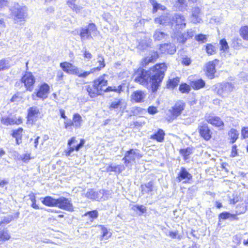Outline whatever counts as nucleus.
I'll use <instances>...</instances> for the list:
<instances>
[{
    "label": "nucleus",
    "instance_id": "f257e3e1",
    "mask_svg": "<svg viewBox=\"0 0 248 248\" xmlns=\"http://www.w3.org/2000/svg\"><path fill=\"white\" fill-rule=\"evenodd\" d=\"M167 69L168 66L165 62L157 63L149 70L142 68L135 70L132 77L134 78V82L155 93L160 87Z\"/></svg>",
    "mask_w": 248,
    "mask_h": 248
},
{
    "label": "nucleus",
    "instance_id": "f03ea898",
    "mask_svg": "<svg viewBox=\"0 0 248 248\" xmlns=\"http://www.w3.org/2000/svg\"><path fill=\"white\" fill-rule=\"evenodd\" d=\"M107 76L103 74L94 78L91 84L85 86V90L90 97L93 98L103 94L104 88L108 84V80L106 78Z\"/></svg>",
    "mask_w": 248,
    "mask_h": 248
},
{
    "label": "nucleus",
    "instance_id": "7ed1b4c3",
    "mask_svg": "<svg viewBox=\"0 0 248 248\" xmlns=\"http://www.w3.org/2000/svg\"><path fill=\"white\" fill-rule=\"evenodd\" d=\"M60 67L62 71L69 75H72L80 78H86V71L81 72L80 68L68 62H63L60 63Z\"/></svg>",
    "mask_w": 248,
    "mask_h": 248
},
{
    "label": "nucleus",
    "instance_id": "20e7f679",
    "mask_svg": "<svg viewBox=\"0 0 248 248\" xmlns=\"http://www.w3.org/2000/svg\"><path fill=\"white\" fill-rule=\"evenodd\" d=\"M186 107V103L183 100H178L169 109L170 113L168 117V122H172L180 116L184 111Z\"/></svg>",
    "mask_w": 248,
    "mask_h": 248
},
{
    "label": "nucleus",
    "instance_id": "39448f33",
    "mask_svg": "<svg viewBox=\"0 0 248 248\" xmlns=\"http://www.w3.org/2000/svg\"><path fill=\"white\" fill-rule=\"evenodd\" d=\"M50 92V86L46 82H42L39 84L31 97L33 100L41 99L44 100L47 99Z\"/></svg>",
    "mask_w": 248,
    "mask_h": 248
},
{
    "label": "nucleus",
    "instance_id": "423d86ee",
    "mask_svg": "<svg viewBox=\"0 0 248 248\" xmlns=\"http://www.w3.org/2000/svg\"><path fill=\"white\" fill-rule=\"evenodd\" d=\"M83 120L81 116L78 113H75L72 115V119H68L63 122L64 128L70 131L73 129H80L82 127Z\"/></svg>",
    "mask_w": 248,
    "mask_h": 248
},
{
    "label": "nucleus",
    "instance_id": "0eeeda50",
    "mask_svg": "<svg viewBox=\"0 0 248 248\" xmlns=\"http://www.w3.org/2000/svg\"><path fill=\"white\" fill-rule=\"evenodd\" d=\"M43 115L41 113L40 109L36 106L30 107L27 110L26 116L27 124L31 125L36 124L37 121L41 119Z\"/></svg>",
    "mask_w": 248,
    "mask_h": 248
},
{
    "label": "nucleus",
    "instance_id": "6e6552de",
    "mask_svg": "<svg viewBox=\"0 0 248 248\" xmlns=\"http://www.w3.org/2000/svg\"><path fill=\"white\" fill-rule=\"evenodd\" d=\"M78 141L75 137H72L67 141V149L64 151L66 156H70L74 152H78L85 144V141L83 139H80L79 142L77 143Z\"/></svg>",
    "mask_w": 248,
    "mask_h": 248
},
{
    "label": "nucleus",
    "instance_id": "1a4fd4ad",
    "mask_svg": "<svg viewBox=\"0 0 248 248\" xmlns=\"http://www.w3.org/2000/svg\"><path fill=\"white\" fill-rule=\"evenodd\" d=\"M20 82L23 84L26 91H33L36 82V78L31 72H25L21 77Z\"/></svg>",
    "mask_w": 248,
    "mask_h": 248
},
{
    "label": "nucleus",
    "instance_id": "9d476101",
    "mask_svg": "<svg viewBox=\"0 0 248 248\" xmlns=\"http://www.w3.org/2000/svg\"><path fill=\"white\" fill-rule=\"evenodd\" d=\"M97 31V27L95 23H89L85 28H82L80 29L79 35L80 40L83 42L86 40H91L93 38L92 32Z\"/></svg>",
    "mask_w": 248,
    "mask_h": 248
},
{
    "label": "nucleus",
    "instance_id": "9b49d317",
    "mask_svg": "<svg viewBox=\"0 0 248 248\" xmlns=\"http://www.w3.org/2000/svg\"><path fill=\"white\" fill-rule=\"evenodd\" d=\"M200 137L205 141H209L213 138V132L207 124L202 123L198 126Z\"/></svg>",
    "mask_w": 248,
    "mask_h": 248
},
{
    "label": "nucleus",
    "instance_id": "f8f14e48",
    "mask_svg": "<svg viewBox=\"0 0 248 248\" xmlns=\"http://www.w3.org/2000/svg\"><path fill=\"white\" fill-rule=\"evenodd\" d=\"M219 60L215 59L212 61L208 62L205 66L204 72L205 76L210 79H214L215 78L216 73V65L219 63Z\"/></svg>",
    "mask_w": 248,
    "mask_h": 248
},
{
    "label": "nucleus",
    "instance_id": "ddd939ff",
    "mask_svg": "<svg viewBox=\"0 0 248 248\" xmlns=\"http://www.w3.org/2000/svg\"><path fill=\"white\" fill-rule=\"evenodd\" d=\"M176 180L183 184H190L193 180V176L184 167H181L177 173Z\"/></svg>",
    "mask_w": 248,
    "mask_h": 248
},
{
    "label": "nucleus",
    "instance_id": "4468645a",
    "mask_svg": "<svg viewBox=\"0 0 248 248\" xmlns=\"http://www.w3.org/2000/svg\"><path fill=\"white\" fill-rule=\"evenodd\" d=\"M233 88L234 87L231 83L221 82L215 87V91L218 95L223 97L224 94L232 92Z\"/></svg>",
    "mask_w": 248,
    "mask_h": 248
},
{
    "label": "nucleus",
    "instance_id": "2eb2a0df",
    "mask_svg": "<svg viewBox=\"0 0 248 248\" xmlns=\"http://www.w3.org/2000/svg\"><path fill=\"white\" fill-rule=\"evenodd\" d=\"M1 124L4 126L19 125L23 124L24 119L23 117L19 116L17 117H10L9 116H2L0 119Z\"/></svg>",
    "mask_w": 248,
    "mask_h": 248
},
{
    "label": "nucleus",
    "instance_id": "dca6fc26",
    "mask_svg": "<svg viewBox=\"0 0 248 248\" xmlns=\"http://www.w3.org/2000/svg\"><path fill=\"white\" fill-rule=\"evenodd\" d=\"M56 207L69 212H73L74 210L71 200L64 197L57 199V205Z\"/></svg>",
    "mask_w": 248,
    "mask_h": 248
},
{
    "label": "nucleus",
    "instance_id": "f3484780",
    "mask_svg": "<svg viewBox=\"0 0 248 248\" xmlns=\"http://www.w3.org/2000/svg\"><path fill=\"white\" fill-rule=\"evenodd\" d=\"M206 121L214 127L223 129L224 122L220 117L216 115H209L206 118Z\"/></svg>",
    "mask_w": 248,
    "mask_h": 248
},
{
    "label": "nucleus",
    "instance_id": "a211bd4d",
    "mask_svg": "<svg viewBox=\"0 0 248 248\" xmlns=\"http://www.w3.org/2000/svg\"><path fill=\"white\" fill-rule=\"evenodd\" d=\"M135 150H137L135 149ZM135 157L139 159L142 157V155L139 153L137 154L135 150L130 149L125 152V155L122 160L126 165L131 161H135Z\"/></svg>",
    "mask_w": 248,
    "mask_h": 248
},
{
    "label": "nucleus",
    "instance_id": "6ab92c4d",
    "mask_svg": "<svg viewBox=\"0 0 248 248\" xmlns=\"http://www.w3.org/2000/svg\"><path fill=\"white\" fill-rule=\"evenodd\" d=\"M146 95L145 91L140 90L135 91L131 95V101L136 103H143L144 101Z\"/></svg>",
    "mask_w": 248,
    "mask_h": 248
},
{
    "label": "nucleus",
    "instance_id": "aec40b11",
    "mask_svg": "<svg viewBox=\"0 0 248 248\" xmlns=\"http://www.w3.org/2000/svg\"><path fill=\"white\" fill-rule=\"evenodd\" d=\"M24 132V130L21 127H18L12 131L11 135L15 139L16 144L20 145L22 143V137Z\"/></svg>",
    "mask_w": 248,
    "mask_h": 248
},
{
    "label": "nucleus",
    "instance_id": "412c9836",
    "mask_svg": "<svg viewBox=\"0 0 248 248\" xmlns=\"http://www.w3.org/2000/svg\"><path fill=\"white\" fill-rule=\"evenodd\" d=\"M248 207V202L246 201H243L236 206L235 213L233 214L235 216V218H237V220H239L238 216L245 213Z\"/></svg>",
    "mask_w": 248,
    "mask_h": 248
},
{
    "label": "nucleus",
    "instance_id": "4be33fe9",
    "mask_svg": "<svg viewBox=\"0 0 248 248\" xmlns=\"http://www.w3.org/2000/svg\"><path fill=\"white\" fill-rule=\"evenodd\" d=\"M98 58L99 59L98 62L99 63V66L91 68L89 71H86V77H87L90 74L96 72H99L106 66L105 59L102 55H98Z\"/></svg>",
    "mask_w": 248,
    "mask_h": 248
},
{
    "label": "nucleus",
    "instance_id": "5701e85b",
    "mask_svg": "<svg viewBox=\"0 0 248 248\" xmlns=\"http://www.w3.org/2000/svg\"><path fill=\"white\" fill-rule=\"evenodd\" d=\"M159 57V54L157 51H153L149 58L144 57L142 59L140 65L142 67H146L149 63L155 62Z\"/></svg>",
    "mask_w": 248,
    "mask_h": 248
},
{
    "label": "nucleus",
    "instance_id": "b1692460",
    "mask_svg": "<svg viewBox=\"0 0 248 248\" xmlns=\"http://www.w3.org/2000/svg\"><path fill=\"white\" fill-rule=\"evenodd\" d=\"M165 131L163 129L159 128L156 132L150 136V139L157 142H163L165 140Z\"/></svg>",
    "mask_w": 248,
    "mask_h": 248
},
{
    "label": "nucleus",
    "instance_id": "393cba45",
    "mask_svg": "<svg viewBox=\"0 0 248 248\" xmlns=\"http://www.w3.org/2000/svg\"><path fill=\"white\" fill-rule=\"evenodd\" d=\"M172 21L179 28H184L186 27L185 18L182 15L175 14L172 18Z\"/></svg>",
    "mask_w": 248,
    "mask_h": 248
},
{
    "label": "nucleus",
    "instance_id": "a878e982",
    "mask_svg": "<svg viewBox=\"0 0 248 248\" xmlns=\"http://www.w3.org/2000/svg\"><path fill=\"white\" fill-rule=\"evenodd\" d=\"M159 49L162 53L172 54L175 52V48L171 43H165L161 44Z\"/></svg>",
    "mask_w": 248,
    "mask_h": 248
},
{
    "label": "nucleus",
    "instance_id": "bb28decb",
    "mask_svg": "<svg viewBox=\"0 0 248 248\" xmlns=\"http://www.w3.org/2000/svg\"><path fill=\"white\" fill-rule=\"evenodd\" d=\"M191 88L194 90H199L205 86V82L202 78H199L190 81L189 82Z\"/></svg>",
    "mask_w": 248,
    "mask_h": 248
},
{
    "label": "nucleus",
    "instance_id": "cd10ccee",
    "mask_svg": "<svg viewBox=\"0 0 248 248\" xmlns=\"http://www.w3.org/2000/svg\"><path fill=\"white\" fill-rule=\"evenodd\" d=\"M154 184L152 181L141 184L140 185L141 193L142 195L149 194L154 191Z\"/></svg>",
    "mask_w": 248,
    "mask_h": 248
},
{
    "label": "nucleus",
    "instance_id": "c85d7f7f",
    "mask_svg": "<svg viewBox=\"0 0 248 248\" xmlns=\"http://www.w3.org/2000/svg\"><path fill=\"white\" fill-rule=\"evenodd\" d=\"M228 140L230 144H233L239 138L238 131L234 128L230 129L228 132Z\"/></svg>",
    "mask_w": 248,
    "mask_h": 248
},
{
    "label": "nucleus",
    "instance_id": "c756f323",
    "mask_svg": "<svg viewBox=\"0 0 248 248\" xmlns=\"http://www.w3.org/2000/svg\"><path fill=\"white\" fill-rule=\"evenodd\" d=\"M14 20L16 23L25 21L26 16L25 13L22 8H18L14 14Z\"/></svg>",
    "mask_w": 248,
    "mask_h": 248
},
{
    "label": "nucleus",
    "instance_id": "7c9ffc66",
    "mask_svg": "<svg viewBox=\"0 0 248 248\" xmlns=\"http://www.w3.org/2000/svg\"><path fill=\"white\" fill-rule=\"evenodd\" d=\"M11 234L7 228L0 229V245L11 239Z\"/></svg>",
    "mask_w": 248,
    "mask_h": 248
},
{
    "label": "nucleus",
    "instance_id": "2f4dec72",
    "mask_svg": "<svg viewBox=\"0 0 248 248\" xmlns=\"http://www.w3.org/2000/svg\"><path fill=\"white\" fill-rule=\"evenodd\" d=\"M228 219H230L231 220H237V218H235V216L234 215L233 213H230L229 212L224 211L220 213L218 215L219 221Z\"/></svg>",
    "mask_w": 248,
    "mask_h": 248
},
{
    "label": "nucleus",
    "instance_id": "473e14b6",
    "mask_svg": "<svg viewBox=\"0 0 248 248\" xmlns=\"http://www.w3.org/2000/svg\"><path fill=\"white\" fill-rule=\"evenodd\" d=\"M42 203L47 207H56L57 205V199L51 196H46L42 201Z\"/></svg>",
    "mask_w": 248,
    "mask_h": 248
},
{
    "label": "nucleus",
    "instance_id": "72a5a7b5",
    "mask_svg": "<svg viewBox=\"0 0 248 248\" xmlns=\"http://www.w3.org/2000/svg\"><path fill=\"white\" fill-rule=\"evenodd\" d=\"M98 227L101 231V235L100 236L101 240H107L111 236L112 233L109 232L108 229L104 225H99Z\"/></svg>",
    "mask_w": 248,
    "mask_h": 248
},
{
    "label": "nucleus",
    "instance_id": "f704fd0d",
    "mask_svg": "<svg viewBox=\"0 0 248 248\" xmlns=\"http://www.w3.org/2000/svg\"><path fill=\"white\" fill-rule=\"evenodd\" d=\"M180 82V78L175 77L174 78L169 79L167 81L166 87L170 89H175L178 85Z\"/></svg>",
    "mask_w": 248,
    "mask_h": 248
},
{
    "label": "nucleus",
    "instance_id": "c9c22d12",
    "mask_svg": "<svg viewBox=\"0 0 248 248\" xmlns=\"http://www.w3.org/2000/svg\"><path fill=\"white\" fill-rule=\"evenodd\" d=\"M99 216L98 212L97 210H93L86 212L83 216L88 217L89 222L92 223Z\"/></svg>",
    "mask_w": 248,
    "mask_h": 248
},
{
    "label": "nucleus",
    "instance_id": "e433bc0d",
    "mask_svg": "<svg viewBox=\"0 0 248 248\" xmlns=\"http://www.w3.org/2000/svg\"><path fill=\"white\" fill-rule=\"evenodd\" d=\"M123 91V85H119L117 87L112 86H107L105 87L103 94L106 93L115 92L118 93H120Z\"/></svg>",
    "mask_w": 248,
    "mask_h": 248
},
{
    "label": "nucleus",
    "instance_id": "4c0bfd02",
    "mask_svg": "<svg viewBox=\"0 0 248 248\" xmlns=\"http://www.w3.org/2000/svg\"><path fill=\"white\" fill-rule=\"evenodd\" d=\"M76 1L77 0H66V4L73 12L78 13L80 11L81 7L76 3Z\"/></svg>",
    "mask_w": 248,
    "mask_h": 248
},
{
    "label": "nucleus",
    "instance_id": "58836bf2",
    "mask_svg": "<svg viewBox=\"0 0 248 248\" xmlns=\"http://www.w3.org/2000/svg\"><path fill=\"white\" fill-rule=\"evenodd\" d=\"M192 148L189 147L179 150L180 154L185 161L189 158V155L192 154Z\"/></svg>",
    "mask_w": 248,
    "mask_h": 248
},
{
    "label": "nucleus",
    "instance_id": "ea45409f",
    "mask_svg": "<svg viewBox=\"0 0 248 248\" xmlns=\"http://www.w3.org/2000/svg\"><path fill=\"white\" fill-rule=\"evenodd\" d=\"M205 50L209 56L213 55L217 53V48L215 44L208 43L205 45Z\"/></svg>",
    "mask_w": 248,
    "mask_h": 248
},
{
    "label": "nucleus",
    "instance_id": "a19ab883",
    "mask_svg": "<svg viewBox=\"0 0 248 248\" xmlns=\"http://www.w3.org/2000/svg\"><path fill=\"white\" fill-rule=\"evenodd\" d=\"M124 168L123 165H118L116 166H113L112 164H110L107 167L106 171L107 172H114L120 173L124 170Z\"/></svg>",
    "mask_w": 248,
    "mask_h": 248
},
{
    "label": "nucleus",
    "instance_id": "79ce46f5",
    "mask_svg": "<svg viewBox=\"0 0 248 248\" xmlns=\"http://www.w3.org/2000/svg\"><path fill=\"white\" fill-rule=\"evenodd\" d=\"M149 1L153 6L152 13L153 14L156 13L159 9L162 11L166 10V7L165 6L158 3L156 0H149Z\"/></svg>",
    "mask_w": 248,
    "mask_h": 248
},
{
    "label": "nucleus",
    "instance_id": "37998d69",
    "mask_svg": "<svg viewBox=\"0 0 248 248\" xmlns=\"http://www.w3.org/2000/svg\"><path fill=\"white\" fill-rule=\"evenodd\" d=\"M240 36L243 40L248 41V25H243L239 30Z\"/></svg>",
    "mask_w": 248,
    "mask_h": 248
},
{
    "label": "nucleus",
    "instance_id": "c03bdc74",
    "mask_svg": "<svg viewBox=\"0 0 248 248\" xmlns=\"http://www.w3.org/2000/svg\"><path fill=\"white\" fill-rule=\"evenodd\" d=\"M123 103V100L122 99H115V100L110 103L108 106V108L109 110H113L121 108L122 104Z\"/></svg>",
    "mask_w": 248,
    "mask_h": 248
},
{
    "label": "nucleus",
    "instance_id": "a18cd8bd",
    "mask_svg": "<svg viewBox=\"0 0 248 248\" xmlns=\"http://www.w3.org/2000/svg\"><path fill=\"white\" fill-rule=\"evenodd\" d=\"M191 87L190 85L186 83H182L179 87V90L182 93H188L191 91Z\"/></svg>",
    "mask_w": 248,
    "mask_h": 248
},
{
    "label": "nucleus",
    "instance_id": "49530a36",
    "mask_svg": "<svg viewBox=\"0 0 248 248\" xmlns=\"http://www.w3.org/2000/svg\"><path fill=\"white\" fill-rule=\"evenodd\" d=\"M132 209L135 212H137V211H139L140 212V213L139 214V215H141L143 214L146 213L147 212L146 207H145L143 205H139V204L134 205L133 206Z\"/></svg>",
    "mask_w": 248,
    "mask_h": 248
},
{
    "label": "nucleus",
    "instance_id": "de8ad7c7",
    "mask_svg": "<svg viewBox=\"0 0 248 248\" xmlns=\"http://www.w3.org/2000/svg\"><path fill=\"white\" fill-rule=\"evenodd\" d=\"M201 13V9L199 7H195L192 10V17L195 20L196 22H199L201 20L199 15Z\"/></svg>",
    "mask_w": 248,
    "mask_h": 248
},
{
    "label": "nucleus",
    "instance_id": "09e8293b",
    "mask_svg": "<svg viewBox=\"0 0 248 248\" xmlns=\"http://www.w3.org/2000/svg\"><path fill=\"white\" fill-rule=\"evenodd\" d=\"M33 158V157L31 156V153H25L21 155L18 159L21 161L22 162L27 164L29 162L30 160Z\"/></svg>",
    "mask_w": 248,
    "mask_h": 248
},
{
    "label": "nucleus",
    "instance_id": "8fccbe9b",
    "mask_svg": "<svg viewBox=\"0 0 248 248\" xmlns=\"http://www.w3.org/2000/svg\"><path fill=\"white\" fill-rule=\"evenodd\" d=\"M30 200L31 202V207L35 209H39V207L36 204V200L35 194L33 193H31L29 195Z\"/></svg>",
    "mask_w": 248,
    "mask_h": 248
},
{
    "label": "nucleus",
    "instance_id": "3c124183",
    "mask_svg": "<svg viewBox=\"0 0 248 248\" xmlns=\"http://www.w3.org/2000/svg\"><path fill=\"white\" fill-rule=\"evenodd\" d=\"M10 67L8 60L5 59L0 60V71H4L8 69Z\"/></svg>",
    "mask_w": 248,
    "mask_h": 248
},
{
    "label": "nucleus",
    "instance_id": "603ef678",
    "mask_svg": "<svg viewBox=\"0 0 248 248\" xmlns=\"http://www.w3.org/2000/svg\"><path fill=\"white\" fill-rule=\"evenodd\" d=\"M220 44V50L223 52H225L227 51L229 46H228V43L227 41L225 39H222L219 41Z\"/></svg>",
    "mask_w": 248,
    "mask_h": 248
},
{
    "label": "nucleus",
    "instance_id": "864d4df0",
    "mask_svg": "<svg viewBox=\"0 0 248 248\" xmlns=\"http://www.w3.org/2000/svg\"><path fill=\"white\" fill-rule=\"evenodd\" d=\"M23 99L22 93L20 92L16 93L11 98L10 102H19Z\"/></svg>",
    "mask_w": 248,
    "mask_h": 248
},
{
    "label": "nucleus",
    "instance_id": "5fc2aeb1",
    "mask_svg": "<svg viewBox=\"0 0 248 248\" xmlns=\"http://www.w3.org/2000/svg\"><path fill=\"white\" fill-rule=\"evenodd\" d=\"M167 35V34L162 31H156L154 34V38L155 41H160Z\"/></svg>",
    "mask_w": 248,
    "mask_h": 248
},
{
    "label": "nucleus",
    "instance_id": "6e6d98bb",
    "mask_svg": "<svg viewBox=\"0 0 248 248\" xmlns=\"http://www.w3.org/2000/svg\"><path fill=\"white\" fill-rule=\"evenodd\" d=\"M238 149L236 144H233L231 147V152L230 156L231 157H235L238 156Z\"/></svg>",
    "mask_w": 248,
    "mask_h": 248
},
{
    "label": "nucleus",
    "instance_id": "4d7b16f0",
    "mask_svg": "<svg viewBox=\"0 0 248 248\" xmlns=\"http://www.w3.org/2000/svg\"><path fill=\"white\" fill-rule=\"evenodd\" d=\"M167 16H166L161 15L155 18V22L159 25L164 24L166 22Z\"/></svg>",
    "mask_w": 248,
    "mask_h": 248
},
{
    "label": "nucleus",
    "instance_id": "13d9d810",
    "mask_svg": "<svg viewBox=\"0 0 248 248\" xmlns=\"http://www.w3.org/2000/svg\"><path fill=\"white\" fill-rule=\"evenodd\" d=\"M196 40L201 43H204L207 41V36L202 33L198 34L195 36Z\"/></svg>",
    "mask_w": 248,
    "mask_h": 248
},
{
    "label": "nucleus",
    "instance_id": "bf43d9fd",
    "mask_svg": "<svg viewBox=\"0 0 248 248\" xmlns=\"http://www.w3.org/2000/svg\"><path fill=\"white\" fill-rule=\"evenodd\" d=\"M243 200L237 195H233L232 198L230 200V203L234 204L237 202H241Z\"/></svg>",
    "mask_w": 248,
    "mask_h": 248
},
{
    "label": "nucleus",
    "instance_id": "052dcab7",
    "mask_svg": "<svg viewBox=\"0 0 248 248\" xmlns=\"http://www.w3.org/2000/svg\"><path fill=\"white\" fill-rule=\"evenodd\" d=\"M241 136L242 139L248 138V126H243L241 128Z\"/></svg>",
    "mask_w": 248,
    "mask_h": 248
},
{
    "label": "nucleus",
    "instance_id": "680f3d73",
    "mask_svg": "<svg viewBox=\"0 0 248 248\" xmlns=\"http://www.w3.org/2000/svg\"><path fill=\"white\" fill-rule=\"evenodd\" d=\"M63 77L64 74L62 71L60 70L57 71L56 78V80L57 82L59 83H62L63 82Z\"/></svg>",
    "mask_w": 248,
    "mask_h": 248
},
{
    "label": "nucleus",
    "instance_id": "e2e57ef3",
    "mask_svg": "<svg viewBox=\"0 0 248 248\" xmlns=\"http://www.w3.org/2000/svg\"><path fill=\"white\" fill-rule=\"evenodd\" d=\"M169 236L172 239H178L181 238V235L178 233V231H176L175 232L170 231L169 232Z\"/></svg>",
    "mask_w": 248,
    "mask_h": 248
},
{
    "label": "nucleus",
    "instance_id": "0e129e2a",
    "mask_svg": "<svg viewBox=\"0 0 248 248\" xmlns=\"http://www.w3.org/2000/svg\"><path fill=\"white\" fill-rule=\"evenodd\" d=\"M144 124V123L141 122L135 121L131 123L130 124V126L132 128H140Z\"/></svg>",
    "mask_w": 248,
    "mask_h": 248
},
{
    "label": "nucleus",
    "instance_id": "69168bd1",
    "mask_svg": "<svg viewBox=\"0 0 248 248\" xmlns=\"http://www.w3.org/2000/svg\"><path fill=\"white\" fill-rule=\"evenodd\" d=\"M191 63V60L190 58L185 57L182 59L181 63L185 66H188Z\"/></svg>",
    "mask_w": 248,
    "mask_h": 248
},
{
    "label": "nucleus",
    "instance_id": "338daca9",
    "mask_svg": "<svg viewBox=\"0 0 248 248\" xmlns=\"http://www.w3.org/2000/svg\"><path fill=\"white\" fill-rule=\"evenodd\" d=\"M83 56L85 59H86L88 61L90 60L93 57V56H92V54H91V53L87 50H85L83 51Z\"/></svg>",
    "mask_w": 248,
    "mask_h": 248
},
{
    "label": "nucleus",
    "instance_id": "774afa93",
    "mask_svg": "<svg viewBox=\"0 0 248 248\" xmlns=\"http://www.w3.org/2000/svg\"><path fill=\"white\" fill-rule=\"evenodd\" d=\"M147 111L150 114H155L157 112V108L155 106H149L147 108Z\"/></svg>",
    "mask_w": 248,
    "mask_h": 248
}]
</instances>
